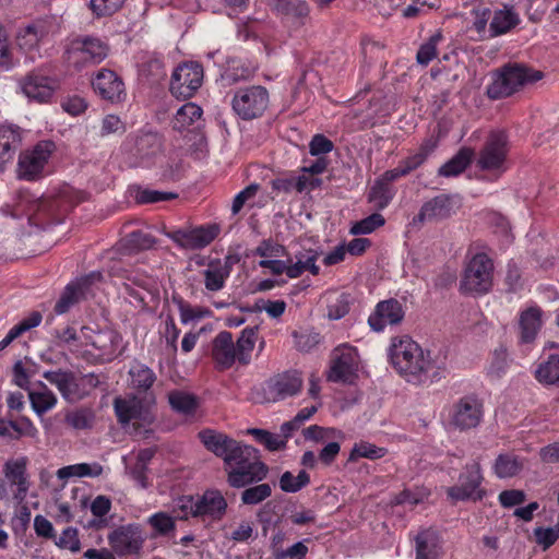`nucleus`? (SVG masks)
I'll use <instances>...</instances> for the list:
<instances>
[{
  "mask_svg": "<svg viewBox=\"0 0 559 559\" xmlns=\"http://www.w3.org/2000/svg\"><path fill=\"white\" fill-rule=\"evenodd\" d=\"M389 356L395 370L412 383H433L447 374L445 356H432L408 336L392 338Z\"/></svg>",
  "mask_w": 559,
  "mask_h": 559,
  "instance_id": "f257e3e1",
  "label": "nucleus"
},
{
  "mask_svg": "<svg viewBox=\"0 0 559 559\" xmlns=\"http://www.w3.org/2000/svg\"><path fill=\"white\" fill-rule=\"evenodd\" d=\"M227 483L233 488H243L263 480L269 467L261 461L259 451L240 441H235L223 459Z\"/></svg>",
  "mask_w": 559,
  "mask_h": 559,
  "instance_id": "f03ea898",
  "label": "nucleus"
},
{
  "mask_svg": "<svg viewBox=\"0 0 559 559\" xmlns=\"http://www.w3.org/2000/svg\"><path fill=\"white\" fill-rule=\"evenodd\" d=\"M257 328L242 330L236 344L230 332L222 331L213 340L212 357L219 370L230 368L236 360L248 365L254 348Z\"/></svg>",
  "mask_w": 559,
  "mask_h": 559,
  "instance_id": "7ed1b4c3",
  "label": "nucleus"
},
{
  "mask_svg": "<svg viewBox=\"0 0 559 559\" xmlns=\"http://www.w3.org/2000/svg\"><path fill=\"white\" fill-rule=\"evenodd\" d=\"M543 76V72L525 64L509 63L498 72L493 82L487 87V95L491 99L509 97L525 85L542 80Z\"/></svg>",
  "mask_w": 559,
  "mask_h": 559,
  "instance_id": "20e7f679",
  "label": "nucleus"
},
{
  "mask_svg": "<svg viewBox=\"0 0 559 559\" xmlns=\"http://www.w3.org/2000/svg\"><path fill=\"white\" fill-rule=\"evenodd\" d=\"M493 284V262L486 253L474 254L466 263L460 290L463 294L485 295Z\"/></svg>",
  "mask_w": 559,
  "mask_h": 559,
  "instance_id": "39448f33",
  "label": "nucleus"
},
{
  "mask_svg": "<svg viewBox=\"0 0 559 559\" xmlns=\"http://www.w3.org/2000/svg\"><path fill=\"white\" fill-rule=\"evenodd\" d=\"M269 104V92L261 85L238 88L231 99L233 110L242 120L260 118L267 109Z\"/></svg>",
  "mask_w": 559,
  "mask_h": 559,
  "instance_id": "423d86ee",
  "label": "nucleus"
},
{
  "mask_svg": "<svg viewBox=\"0 0 559 559\" xmlns=\"http://www.w3.org/2000/svg\"><path fill=\"white\" fill-rule=\"evenodd\" d=\"M302 388V377L297 370L285 371L266 381L255 400L259 403H275L296 395Z\"/></svg>",
  "mask_w": 559,
  "mask_h": 559,
  "instance_id": "0eeeda50",
  "label": "nucleus"
},
{
  "mask_svg": "<svg viewBox=\"0 0 559 559\" xmlns=\"http://www.w3.org/2000/svg\"><path fill=\"white\" fill-rule=\"evenodd\" d=\"M53 150L55 144L52 142L43 141L34 147L21 152L16 168L17 177L27 181L41 178Z\"/></svg>",
  "mask_w": 559,
  "mask_h": 559,
  "instance_id": "6e6552de",
  "label": "nucleus"
},
{
  "mask_svg": "<svg viewBox=\"0 0 559 559\" xmlns=\"http://www.w3.org/2000/svg\"><path fill=\"white\" fill-rule=\"evenodd\" d=\"M508 153V134L503 130L491 131L478 153L477 166L483 170L503 173Z\"/></svg>",
  "mask_w": 559,
  "mask_h": 559,
  "instance_id": "1a4fd4ad",
  "label": "nucleus"
},
{
  "mask_svg": "<svg viewBox=\"0 0 559 559\" xmlns=\"http://www.w3.org/2000/svg\"><path fill=\"white\" fill-rule=\"evenodd\" d=\"M484 477L481 467L478 462L466 464L463 472L459 476L457 484L448 487L445 492L448 497L456 501L481 500L486 491L480 488Z\"/></svg>",
  "mask_w": 559,
  "mask_h": 559,
  "instance_id": "9d476101",
  "label": "nucleus"
},
{
  "mask_svg": "<svg viewBox=\"0 0 559 559\" xmlns=\"http://www.w3.org/2000/svg\"><path fill=\"white\" fill-rule=\"evenodd\" d=\"M203 82V68L194 61L179 64L170 79V93L177 98H190L201 87Z\"/></svg>",
  "mask_w": 559,
  "mask_h": 559,
  "instance_id": "9b49d317",
  "label": "nucleus"
},
{
  "mask_svg": "<svg viewBox=\"0 0 559 559\" xmlns=\"http://www.w3.org/2000/svg\"><path fill=\"white\" fill-rule=\"evenodd\" d=\"M114 409L118 421L123 427L132 424L135 431L140 428H146L154 420V416L150 409L144 405L143 401L135 395L116 397L114 400Z\"/></svg>",
  "mask_w": 559,
  "mask_h": 559,
  "instance_id": "f8f14e48",
  "label": "nucleus"
},
{
  "mask_svg": "<svg viewBox=\"0 0 559 559\" xmlns=\"http://www.w3.org/2000/svg\"><path fill=\"white\" fill-rule=\"evenodd\" d=\"M483 402L474 395L459 399L450 412V425L461 431L476 428L483 419Z\"/></svg>",
  "mask_w": 559,
  "mask_h": 559,
  "instance_id": "ddd939ff",
  "label": "nucleus"
},
{
  "mask_svg": "<svg viewBox=\"0 0 559 559\" xmlns=\"http://www.w3.org/2000/svg\"><path fill=\"white\" fill-rule=\"evenodd\" d=\"M107 52L108 49L103 41L90 37L72 41L67 50L68 61L78 69L102 62Z\"/></svg>",
  "mask_w": 559,
  "mask_h": 559,
  "instance_id": "4468645a",
  "label": "nucleus"
},
{
  "mask_svg": "<svg viewBox=\"0 0 559 559\" xmlns=\"http://www.w3.org/2000/svg\"><path fill=\"white\" fill-rule=\"evenodd\" d=\"M110 274L123 280L122 285L126 293L139 304H145V297L142 292L151 295L157 292L155 278L144 272L112 266Z\"/></svg>",
  "mask_w": 559,
  "mask_h": 559,
  "instance_id": "2eb2a0df",
  "label": "nucleus"
},
{
  "mask_svg": "<svg viewBox=\"0 0 559 559\" xmlns=\"http://www.w3.org/2000/svg\"><path fill=\"white\" fill-rule=\"evenodd\" d=\"M461 206L457 194H440L425 202L419 213L413 218V224L439 222L450 217Z\"/></svg>",
  "mask_w": 559,
  "mask_h": 559,
  "instance_id": "dca6fc26",
  "label": "nucleus"
},
{
  "mask_svg": "<svg viewBox=\"0 0 559 559\" xmlns=\"http://www.w3.org/2000/svg\"><path fill=\"white\" fill-rule=\"evenodd\" d=\"M358 369V355L354 347L342 345L332 353L328 379L333 382H350Z\"/></svg>",
  "mask_w": 559,
  "mask_h": 559,
  "instance_id": "f3484780",
  "label": "nucleus"
},
{
  "mask_svg": "<svg viewBox=\"0 0 559 559\" xmlns=\"http://www.w3.org/2000/svg\"><path fill=\"white\" fill-rule=\"evenodd\" d=\"M108 543L118 556L136 555L143 547L144 538L138 525L120 526L108 535Z\"/></svg>",
  "mask_w": 559,
  "mask_h": 559,
  "instance_id": "a211bd4d",
  "label": "nucleus"
},
{
  "mask_svg": "<svg viewBox=\"0 0 559 559\" xmlns=\"http://www.w3.org/2000/svg\"><path fill=\"white\" fill-rule=\"evenodd\" d=\"M43 377L56 385L61 396L69 403H76L86 397V392L80 377L72 371H45Z\"/></svg>",
  "mask_w": 559,
  "mask_h": 559,
  "instance_id": "6ab92c4d",
  "label": "nucleus"
},
{
  "mask_svg": "<svg viewBox=\"0 0 559 559\" xmlns=\"http://www.w3.org/2000/svg\"><path fill=\"white\" fill-rule=\"evenodd\" d=\"M29 460L25 455L11 457L3 464L2 473L11 486H16L14 499L22 502L28 492L29 480L27 475V465Z\"/></svg>",
  "mask_w": 559,
  "mask_h": 559,
  "instance_id": "aec40b11",
  "label": "nucleus"
},
{
  "mask_svg": "<svg viewBox=\"0 0 559 559\" xmlns=\"http://www.w3.org/2000/svg\"><path fill=\"white\" fill-rule=\"evenodd\" d=\"M404 316L402 304L391 298L377 304L374 311L368 318V323L373 331L381 332L386 325L401 323Z\"/></svg>",
  "mask_w": 559,
  "mask_h": 559,
  "instance_id": "412c9836",
  "label": "nucleus"
},
{
  "mask_svg": "<svg viewBox=\"0 0 559 559\" xmlns=\"http://www.w3.org/2000/svg\"><path fill=\"white\" fill-rule=\"evenodd\" d=\"M218 227L200 226L189 230H176L169 237L180 247L190 250L202 249L209 246L218 235Z\"/></svg>",
  "mask_w": 559,
  "mask_h": 559,
  "instance_id": "4be33fe9",
  "label": "nucleus"
},
{
  "mask_svg": "<svg viewBox=\"0 0 559 559\" xmlns=\"http://www.w3.org/2000/svg\"><path fill=\"white\" fill-rule=\"evenodd\" d=\"M103 275L100 272H92L86 276L79 278L76 282L66 286L59 300L55 305V312L57 314H63L75 305L80 298L87 292L88 287L95 283L102 281Z\"/></svg>",
  "mask_w": 559,
  "mask_h": 559,
  "instance_id": "5701e85b",
  "label": "nucleus"
},
{
  "mask_svg": "<svg viewBox=\"0 0 559 559\" xmlns=\"http://www.w3.org/2000/svg\"><path fill=\"white\" fill-rule=\"evenodd\" d=\"M92 86L102 98L119 103L126 97L122 80L111 70L102 69L92 81Z\"/></svg>",
  "mask_w": 559,
  "mask_h": 559,
  "instance_id": "b1692460",
  "label": "nucleus"
},
{
  "mask_svg": "<svg viewBox=\"0 0 559 559\" xmlns=\"http://www.w3.org/2000/svg\"><path fill=\"white\" fill-rule=\"evenodd\" d=\"M23 94L38 103H47L57 87L55 80L38 72H31L20 83Z\"/></svg>",
  "mask_w": 559,
  "mask_h": 559,
  "instance_id": "393cba45",
  "label": "nucleus"
},
{
  "mask_svg": "<svg viewBox=\"0 0 559 559\" xmlns=\"http://www.w3.org/2000/svg\"><path fill=\"white\" fill-rule=\"evenodd\" d=\"M22 143V135L17 127L0 124V171L13 160Z\"/></svg>",
  "mask_w": 559,
  "mask_h": 559,
  "instance_id": "a878e982",
  "label": "nucleus"
},
{
  "mask_svg": "<svg viewBox=\"0 0 559 559\" xmlns=\"http://www.w3.org/2000/svg\"><path fill=\"white\" fill-rule=\"evenodd\" d=\"M416 559H439L442 554L441 538L437 531L428 528L415 537Z\"/></svg>",
  "mask_w": 559,
  "mask_h": 559,
  "instance_id": "bb28decb",
  "label": "nucleus"
},
{
  "mask_svg": "<svg viewBox=\"0 0 559 559\" xmlns=\"http://www.w3.org/2000/svg\"><path fill=\"white\" fill-rule=\"evenodd\" d=\"M194 516H211L219 519L225 513L227 503L219 491L211 490L197 499L194 504Z\"/></svg>",
  "mask_w": 559,
  "mask_h": 559,
  "instance_id": "cd10ccee",
  "label": "nucleus"
},
{
  "mask_svg": "<svg viewBox=\"0 0 559 559\" xmlns=\"http://www.w3.org/2000/svg\"><path fill=\"white\" fill-rule=\"evenodd\" d=\"M27 393L32 409L37 416H43L57 405L56 394L41 381L35 383Z\"/></svg>",
  "mask_w": 559,
  "mask_h": 559,
  "instance_id": "c85d7f7f",
  "label": "nucleus"
},
{
  "mask_svg": "<svg viewBox=\"0 0 559 559\" xmlns=\"http://www.w3.org/2000/svg\"><path fill=\"white\" fill-rule=\"evenodd\" d=\"M199 439L207 451L222 460L236 441L231 437L213 429L201 430L199 432Z\"/></svg>",
  "mask_w": 559,
  "mask_h": 559,
  "instance_id": "c756f323",
  "label": "nucleus"
},
{
  "mask_svg": "<svg viewBox=\"0 0 559 559\" xmlns=\"http://www.w3.org/2000/svg\"><path fill=\"white\" fill-rule=\"evenodd\" d=\"M120 336L112 330H104L95 333L91 337V344L99 353L98 356L106 360H111L116 356Z\"/></svg>",
  "mask_w": 559,
  "mask_h": 559,
  "instance_id": "7c9ffc66",
  "label": "nucleus"
},
{
  "mask_svg": "<svg viewBox=\"0 0 559 559\" xmlns=\"http://www.w3.org/2000/svg\"><path fill=\"white\" fill-rule=\"evenodd\" d=\"M524 462V459L512 453L499 454L495 460L493 472L498 478H511L523 469Z\"/></svg>",
  "mask_w": 559,
  "mask_h": 559,
  "instance_id": "2f4dec72",
  "label": "nucleus"
},
{
  "mask_svg": "<svg viewBox=\"0 0 559 559\" xmlns=\"http://www.w3.org/2000/svg\"><path fill=\"white\" fill-rule=\"evenodd\" d=\"M46 34L45 24L43 22H34L20 29L16 41L21 49L32 50L38 46Z\"/></svg>",
  "mask_w": 559,
  "mask_h": 559,
  "instance_id": "473e14b6",
  "label": "nucleus"
},
{
  "mask_svg": "<svg viewBox=\"0 0 559 559\" xmlns=\"http://www.w3.org/2000/svg\"><path fill=\"white\" fill-rule=\"evenodd\" d=\"M273 5L278 13L296 20L299 25L305 23L310 13V8L304 0H275Z\"/></svg>",
  "mask_w": 559,
  "mask_h": 559,
  "instance_id": "72a5a7b5",
  "label": "nucleus"
},
{
  "mask_svg": "<svg viewBox=\"0 0 559 559\" xmlns=\"http://www.w3.org/2000/svg\"><path fill=\"white\" fill-rule=\"evenodd\" d=\"M540 316V309L534 307L522 312L520 317V328L521 341L523 343H531L535 338L542 323Z\"/></svg>",
  "mask_w": 559,
  "mask_h": 559,
  "instance_id": "f704fd0d",
  "label": "nucleus"
},
{
  "mask_svg": "<svg viewBox=\"0 0 559 559\" xmlns=\"http://www.w3.org/2000/svg\"><path fill=\"white\" fill-rule=\"evenodd\" d=\"M103 466L97 463H79L61 467L57 471L59 479H68L71 477H98L103 474Z\"/></svg>",
  "mask_w": 559,
  "mask_h": 559,
  "instance_id": "c9c22d12",
  "label": "nucleus"
},
{
  "mask_svg": "<svg viewBox=\"0 0 559 559\" xmlns=\"http://www.w3.org/2000/svg\"><path fill=\"white\" fill-rule=\"evenodd\" d=\"M168 402L175 412L186 416L193 415L199 405L195 395L180 390L170 391Z\"/></svg>",
  "mask_w": 559,
  "mask_h": 559,
  "instance_id": "e433bc0d",
  "label": "nucleus"
},
{
  "mask_svg": "<svg viewBox=\"0 0 559 559\" xmlns=\"http://www.w3.org/2000/svg\"><path fill=\"white\" fill-rule=\"evenodd\" d=\"M203 276L205 288L211 292H218L224 287L225 281L229 276V269L227 264H222L221 261L212 262L203 271Z\"/></svg>",
  "mask_w": 559,
  "mask_h": 559,
  "instance_id": "4c0bfd02",
  "label": "nucleus"
},
{
  "mask_svg": "<svg viewBox=\"0 0 559 559\" xmlns=\"http://www.w3.org/2000/svg\"><path fill=\"white\" fill-rule=\"evenodd\" d=\"M253 75V69L240 59L228 61L226 69L222 73V80L227 84H236L240 81L250 79Z\"/></svg>",
  "mask_w": 559,
  "mask_h": 559,
  "instance_id": "58836bf2",
  "label": "nucleus"
},
{
  "mask_svg": "<svg viewBox=\"0 0 559 559\" xmlns=\"http://www.w3.org/2000/svg\"><path fill=\"white\" fill-rule=\"evenodd\" d=\"M473 152L469 148L459 151L449 162L439 168V175L453 177L463 173L472 160Z\"/></svg>",
  "mask_w": 559,
  "mask_h": 559,
  "instance_id": "ea45409f",
  "label": "nucleus"
},
{
  "mask_svg": "<svg viewBox=\"0 0 559 559\" xmlns=\"http://www.w3.org/2000/svg\"><path fill=\"white\" fill-rule=\"evenodd\" d=\"M203 110L194 103L182 105L176 112L173 120L174 129L183 130L201 118Z\"/></svg>",
  "mask_w": 559,
  "mask_h": 559,
  "instance_id": "a19ab883",
  "label": "nucleus"
},
{
  "mask_svg": "<svg viewBox=\"0 0 559 559\" xmlns=\"http://www.w3.org/2000/svg\"><path fill=\"white\" fill-rule=\"evenodd\" d=\"M35 427L29 418L22 417L20 423L0 418V436L10 439H19L23 435H31Z\"/></svg>",
  "mask_w": 559,
  "mask_h": 559,
  "instance_id": "79ce46f5",
  "label": "nucleus"
},
{
  "mask_svg": "<svg viewBox=\"0 0 559 559\" xmlns=\"http://www.w3.org/2000/svg\"><path fill=\"white\" fill-rule=\"evenodd\" d=\"M519 23L518 15L511 9L496 11L490 23V32L498 36L509 32Z\"/></svg>",
  "mask_w": 559,
  "mask_h": 559,
  "instance_id": "37998d69",
  "label": "nucleus"
},
{
  "mask_svg": "<svg viewBox=\"0 0 559 559\" xmlns=\"http://www.w3.org/2000/svg\"><path fill=\"white\" fill-rule=\"evenodd\" d=\"M173 302L177 305L180 313V321L183 324H188L192 321H199L211 316V311L209 309L202 307H192L180 296H173Z\"/></svg>",
  "mask_w": 559,
  "mask_h": 559,
  "instance_id": "c03bdc74",
  "label": "nucleus"
},
{
  "mask_svg": "<svg viewBox=\"0 0 559 559\" xmlns=\"http://www.w3.org/2000/svg\"><path fill=\"white\" fill-rule=\"evenodd\" d=\"M64 421L70 428L75 430L90 429L93 426L94 413L85 407L68 411L64 414Z\"/></svg>",
  "mask_w": 559,
  "mask_h": 559,
  "instance_id": "a18cd8bd",
  "label": "nucleus"
},
{
  "mask_svg": "<svg viewBox=\"0 0 559 559\" xmlns=\"http://www.w3.org/2000/svg\"><path fill=\"white\" fill-rule=\"evenodd\" d=\"M129 374L131 377L132 385L143 391L148 390L156 380L154 371L140 362L134 364L130 368Z\"/></svg>",
  "mask_w": 559,
  "mask_h": 559,
  "instance_id": "49530a36",
  "label": "nucleus"
},
{
  "mask_svg": "<svg viewBox=\"0 0 559 559\" xmlns=\"http://www.w3.org/2000/svg\"><path fill=\"white\" fill-rule=\"evenodd\" d=\"M536 379L546 384L559 383V355H551L535 371Z\"/></svg>",
  "mask_w": 559,
  "mask_h": 559,
  "instance_id": "de8ad7c7",
  "label": "nucleus"
},
{
  "mask_svg": "<svg viewBox=\"0 0 559 559\" xmlns=\"http://www.w3.org/2000/svg\"><path fill=\"white\" fill-rule=\"evenodd\" d=\"M436 145L437 142L433 139H428L420 145V147L415 154L401 160L400 163L402 164V166H404L407 174L421 166L429 156V154L435 150Z\"/></svg>",
  "mask_w": 559,
  "mask_h": 559,
  "instance_id": "09e8293b",
  "label": "nucleus"
},
{
  "mask_svg": "<svg viewBox=\"0 0 559 559\" xmlns=\"http://www.w3.org/2000/svg\"><path fill=\"white\" fill-rule=\"evenodd\" d=\"M309 483L310 477L306 471H300L297 476L287 471L280 478V487L285 492H297Z\"/></svg>",
  "mask_w": 559,
  "mask_h": 559,
  "instance_id": "8fccbe9b",
  "label": "nucleus"
},
{
  "mask_svg": "<svg viewBox=\"0 0 559 559\" xmlns=\"http://www.w3.org/2000/svg\"><path fill=\"white\" fill-rule=\"evenodd\" d=\"M43 316L39 311H32L27 317L11 328L5 336L9 337L12 343L27 331L38 326Z\"/></svg>",
  "mask_w": 559,
  "mask_h": 559,
  "instance_id": "3c124183",
  "label": "nucleus"
},
{
  "mask_svg": "<svg viewBox=\"0 0 559 559\" xmlns=\"http://www.w3.org/2000/svg\"><path fill=\"white\" fill-rule=\"evenodd\" d=\"M443 35L439 31L431 35L427 41L420 45L416 60L421 66H428L429 62L437 56V46L442 40Z\"/></svg>",
  "mask_w": 559,
  "mask_h": 559,
  "instance_id": "603ef678",
  "label": "nucleus"
},
{
  "mask_svg": "<svg viewBox=\"0 0 559 559\" xmlns=\"http://www.w3.org/2000/svg\"><path fill=\"white\" fill-rule=\"evenodd\" d=\"M177 197L178 194L174 192H164L148 188H138L134 199L139 204H150L174 200Z\"/></svg>",
  "mask_w": 559,
  "mask_h": 559,
  "instance_id": "864d4df0",
  "label": "nucleus"
},
{
  "mask_svg": "<svg viewBox=\"0 0 559 559\" xmlns=\"http://www.w3.org/2000/svg\"><path fill=\"white\" fill-rule=\"evenodd\" d=\"M392 198L393 191L390 185L378 178L370 189L369 201L374 202L380 209H384Z\"/></svg>",
  "mask_w": 559,
  "mask_h": 559,
  "instance_id": "5fc2aeb1",
  "label": "nucleus"
},
{
  "mask_svg": "<svg viewBox=\"0 0 559 559\" xmlns=\"http://www.w3.org/2000/svg\"><path fill=\"white\" fill-rule=\"evenodd\" d=\"M154 245V237L141 230L132 231L124 238V247L130 251L147 250Z\"/></svg>",
  "mask_w": 559,
  "mask_h": 559,
  "instance_id": "6e6d98bb",
  "label": "nucleus"
},
{
  "mask_svg": "<svg viewBox=\"0 0 559 559\" xmlns=\"http://www.w3.org/2000/svg\"><path fill=\"white\" fill-rule=\"evenodd\" d=\"M147 523L154 528L155 535L165 536L176 528L173 516L165 512H157L147 519Z\"/></svg>",
  "mask_w": 559,
  "mask_h": 559,
  "instance_id": "4d7b16f0",
  "label": "nucleus"
},
{
  "mask_svg": "<svg viewBox=\"0 0 559 559\" xmlns=\"http://www.w3.org/2000/svg\"><path fill=\"white\" fill-rule=\"evenodd\" d=\"M385 223L384 217L379 213H373L359 222H356L350 227L352 235H367L376 230L378 227L383 226Z\"/></svg>",
  "mask_w": 559,
  "mask_h": 559,
  "instance_id": "13d9d810",
  "label": "nucleus"
},
{
  "mask_svg": "<svg viewBox=\"0 0 559 559\" xmlns=\"http://www.w3.org/2000/svg\"><path fill=\"white\" fill-rule=\"evenodd\" d=\"M272 493V488L269 484H259L249 487L241 492V501L243 504H258L269 498Z\"/></svg>",
  "mask_w": 559,
  "mask_h": 559,
  "instance_id": "bf43d9fd",
  "label": "nucleus"
},
{
  "mask_svg": "<svg viewBox=\"0 0 559 559\" xmlns=\"http://www.w3.org/2000/svg\"><path fill=\"white\" fill-rule=\"evenodd\" d=\"M55 544L61 549L70 550L73 554L79 552L81 550V542L78 528L71 526L64 528L58 538L55 537Z\"/></svg>",
  "mask_w": 559,
  "mask_h": 559,
  "instance_id": "052dcab7",
  "label": "nucleus"
},
{
  "mask_svg": "<svg viewBox=\"0 0 559 559\" xmlns=\"http://www.w3.org/2000/svg\"><path fill=\"white\" fill-rule=\"evenodd\" d=\"M124 0H90V8L96 17L110 16L123 4Z\"/></svg>",
  "mask_w": 559,
  "mask_h": 559,
  "instance_id": "680f3d73",
  "label": "nucleus"
},
{
  "mask_svg": "<svg viewBox=\"0 0 559 559\" xmlns=\"http://www.w3.org/2000/svg\"><path fill=\"white\" fill-rule=\"evenodd\" d=\"M126 132L124 122L116 115H107L102 119L99 135L108 136L111 134H123Z\"/></svg>",
  "mask_w": 559,
  "mask_h": 559,
  "instance_id": "e2e57ef3",
  "label": "nucleus"
},
{
  "mask_svg": "<svg viewBox=\"0 0 559 559\" xmlns=\"http://www.w3.org/2000/svg\"><path fill=\"white\" fill-rule=\"evenodd\" d=\"M428 497L425 489H404L392 499L393 504H411L415 506L424 501Z\"/></svg>",
  "mask_w": 559,
  "mask_h": 559,
  "instance_id": "0e129e2a",
  "label": "nucleus"
},
{
  "mask_svg": "<svg viewBox=\"0 0 559 559\" xmlns=\"http://www.w3.org/2000/svg\"><path fill=\"white\" fill-rule=\"evenodd\" d=\"M385 454V450L383 448H378L373 444L361 442L354 447L350 452L349 460H355L356 457H367V459H380Z\"/></svg>",
  "mask_w": 559,
  "mask_h": 559,
  "instance_id": "69168bd1",
  "label": "nucleus"
},
{
  "mask_svg": "<svg viewBox=\"0 0 559 559\" xmlns=\"http://www.w3.org/2000/svg\"><path fill=\"white\" fill-rule=\"evenodd\" d=\"M143 74L151 83H157L166 76L164 62L158 58L150 59L143 67Z\"/></svg>",
  "mask_w": 559,
  "mask_h": 559,
  "instance_id": "338daca9",
  "label": "nucleus"
},
{
  "mask_svg": "<svg viewBox=\"0 0 559 559\" xmlns=\"http://www.w3.org/2000/svg\"><path fill=\"white\" fill-rule=\"evenodd\" d=\"M534 536L538 545H542L544 549L552 546L559 538V523L554 527H537L534 530Z\"/></svg>",
  "mask_w": 559,
  "mask_h": 559,
  "instance_id": "774afa93",
  "label": "nucleus"
}]
</instances>
